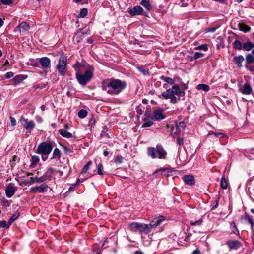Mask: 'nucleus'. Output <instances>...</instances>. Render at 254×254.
Instances as JSON below:
<instances>
[{"instance_id":"27","label":"nucleus","mask_w":254,"mask_h":254,"mask_svg":"<svg viewBox=\"0 0 254 254\" xmlns=\"http://www.w3.org/2000/svg\"><path fill=\"white\" fill-rule=\"evenodd\" d=\"M238 28L240 31H243L245 33L249 32L251 29L250 27L242 23H239L238 24Z\"/></svg>"},{"instance_id":"13","label":"nucleus","mask_w":254,"mask_h":254,"mask_svg":"<svg viewBox=\"0 0 254 254\" xmlns=\"http://www.w3.org/2000/svg\"><path fill=\"white\" fill-rule=\"evenodd\" d=\"M226 245L230 250H237L242 246V243L238 240L228 241L226 242Z\"/></svg>"},{"instance_id":"48","label":"nucleus","mask_w":254,"mask_h":254,"mask_svg":"<svg viewBox=\"0 0 254 254\" xmlns=\"http://www.w3.org/2000/svg\"><path fill=\"white\" fill-rule=\"evenodd\" d=\"M153 122L151 121H149L147 122H146L144 123L142 125V127L143 128H146L150 127L153 125Z\"/></svg>"},{"instance_id":"31","label":"nucleus","mask_w":254,"mask_h":254,"mask_svg":"<svg viewBox=\"0 0 254 254\" xmlns=\"http://www.w3.org/2000/svg\"><path fill=\"white\" fill-rule=\"evenodd\" d=\"M197 89L201 90L204 91H208L210 88L209 86L205 84H199L196 87Z\"/></svg>"},{"instance_id":"46","label":"nucleus","mask_w":254,"mask_h":254,"mask_svg":"<svg viewBox=\"0 0 254 254\" xmlns=\"http://www.w3.org/2000/svg\"><path fill=\"white\" fill-rule=\"evenodd\" d=\"M103 169V166L101 163H100L97 166V172L98 174L100 175H103V173L102 170Z\"/></svg>"},{"instance_id":"10","label":"nucleus","mask_w":254,"mask_h":254,"mask_svg":"<svg viewBox=\"0 0 254 254\" xmlns=\"http://www.w3.org/2000/svg\"><path fill=\"white\" fill-rule=\"evenodd\" d=\"M20 122L23 127L26 129L32 130L35 127V123L33 121H29L28 119H25L23 117H21L20 118Z\"/></svg>"},{"instance_id":"55","label":"nucleus","mask_w":254,"mask_h":254,"mask_svg":"<svg viewBox=\"0 0 254 254\" xmlns=\"http://www.w3.org/2000/svg\"><path fill=\"white\" fill-rule=\"evenodd\" d=\"M47 85V83H41L37 85L36 88L43 89L45 88Z\"/></svg>"},{"instance_id":"30","label":"nucleus","mask_w":254,"mask_h":254,"mask_svg":"<svg viewBox=\"0 0 254 254\" xmlns=\"http://www.w3.org/2000/svg\"><path fill=\"white\" fill-rule=\"evenodd\" d=\"M19 215L20 214L18 212H16L15 213L12 215V216L11 217L9 220L7 228H8L10 226V225L19 217Z\"/></svg>"},{"instance_id":"20","label":"nucleus","mask_w":254,"mask_h":254,"mask_svg":"<svg viewBox=\"0 0 254 254\" xmlns=\"http://www.w3.org/2000/svg\"><path fill=\"white\" fill-rule=\"evenodd\" d=\"M184 181L185 184L190 186L193 185L195 183V180L193 176L190 175H185L184 177Z\"/></svg>"},{"instance_id":"12","label":"nucleus","mask_w":254,"mask_h":254,"mask_svg":"<svg viewBox=\"0 0 254 254\" xmlns=\"http://www.w3.org/2000/svg\"><path fill=\"white\" fill-rule=\"evenodd\" d=\"M30 27L29 24L27 22L24 21L16 27L14 31L24 33L28 31L30 29Z\"/></svg>"},{"instance_id":"6","label":"nucleus","mask_w":254,"mask_h":254,"mask_svg":"<svg viewBox=\"0 0 254 254\" xmlns=\"http://www.w3.org/2000/svg\"><path fill=\"white\" fill-rule=\"evenodd\" d=\"M130 231L147 234L150 232V226L149 225L136 222H133L129 225Z\"/></svg>"},{"instance_id":"16","label":"nucleus","mask_w":254,"mask_h":254,"mask_svg":"<svg viewBox=\"0 0 254 254\" xmlns=\"http://www.w3.org/2000/svg\"><path fill=\"white\" fill-rule=\"evenodd\" d=\"M39 62L43 69L50 67L51 61L49 58L46 57H42L39 59Z\"/></svg>"},{"instance_id":"14","label":"nucleus","mask_w":254,"mask_h":254,"mask_svg":"<svg viewBox=\"0 0 254 254\" xmlns=\"http://www.w3.org/2000/svg\"><path fill=\"white\" fill-rule=\"evenodd\" d=\"M171 169L169 168H161L160 169L156 170L153 174H156L158 177H162L163 176H168L169 173L171 172Z\"/></svg>"},{"instance_id":"33","label":"nucleus","mask_w":254,"mask_h":254,"mask_svg":"<svg viewBox=\"0 0 254 254\" xmlns=\"http://www.w3.org/2000/svg\"><path fill=\"white\" fill-rule=\"evenodd\" d=\"M230 225L232 232L235 234L238 235L239 234V231L237 228L235 222L234 221L231 222L230 223Z\"/></svg>"},{"instance_id":"44","label":"nucleus","mask_w":254,"mask_h":254,"mask_svg":"<svg viewBox=\"0 0 254 254\" xmlns=\"http://www.w3.org/2000/svg\"><path fill=\"white\" fill-rule=\"evenodd\" d=\"M196 50H202L205 51L208 50V46L206 44H202L195 48Z\"/></svg>"},{"instance_id":"57","label":"nucleus","mask_w":254,"mask_h":254,"mask_svg":"<svg viewBox=\"0 0 254 254\" xmlns=\"http://www.w3.org/2000/svg\"><path fill=\"white\" fill-rule=\"evenodd\" d=\"M13 73L11 71H10V72H8L6 74H5V78H7V79H9V78H11L13 76Z\"/></svg>"},{"instance_id":"62","label":"nucleus","mask_w":254,"mask_h":254,"mask_svg":"<svg viewBox=\"0 0 254 254\" xmlns=\"http://www.w3.org/2000/svg\"><path fill=\"white\" fill-rule=\"evenodd\" d=\"M136 111L139 114L141 115L142 114V111L141 109V107L140 106H138L136 108Z\"/></svg>"},{"instance_id":"11","label":"nucleus","mask_w":254,"mask_h":254,"mask_svg":"<svg viewBox=\"0 0 254 254\" xmlns=\"http://www.w3.org/2000/svg\"><path fill=\"white\" fill-rule=\"evenodd\" d=\"M48 186L43 183L39 186L32 187L30 189V192L31 193H36L37 192L43 193L47 191Z\"/></svg>"},{"instance_id":"61","label":"nucleus","mask_w":254,"mask_h":254,"mask_svg":"<svg viewBox=\"0 0 254 254\" xmlns=\"http://www.w3.org/2000/svg\"><path fill=\"white\" fill-rule=\"evenodd\" d=\"M216 28L212 27V28H209L206 29L207 32H214L216 31Z\"/></svg>"},{"instance_id":"35","label":"nucleus","mask_w":254,"mask_h":254,"mask_svg":"<svg viewBox=\"0 0 254 254\" xmlns=\"http://www.w3.org/2000/svg\"><path fill=\"white\" fill-rule=\"evenodd\" d=\"M161 79L166 83L170 84H173L174 83V80L169 77L161 76Z\"/></svg>"},{"instance_id":"45","label":"nucleus","mask_w":254,"mask_h":254,"mask_svg":"<svg viewBox=\"0 0 254 254\" xmlns=\"http://www.w3.org/2000/svg\"><path fill=\"white\" fill-rule=\"evenodd\" d=\"M203 222V220L202 219H200L199 220L195 221H191L190 222V224L192 226L193 225H198L200 226L201 225L202 223Z\"/></svg>"},{"instance_id":"1","label":"nucleus","mask_w":254,"mask_h":254,"mask_svg":"<svg viewBox=\"0 0 254 254\" xmlns=\"http://www.w3.org/2000/svg\"><path fill=\"white\" fill-rule=\"evenodd\" d=\"M127 87L125 81L118 79L110 78L102 83V89L107 91L111 95H118L124 90Z\"/></svg>"},{"instance_id":"8","label":"nucleus","mask_w":254,"mask_h":254,"mask_svg":"<svg viewBox=\"0 0 254 254\" xmlns=\"http://www.w3.org/2000/svg\"><path fill=\"white\" fill-rule=\"evenodd\" d=\"M73 67L76 71V73H82L84 70L86 71L89 67H93L89 65L85 61L81 62H76L73 65Z\"/></svg>"},{"instance_id":"4","label":"nucleus","mask_w":254,"mask_h":254,"mask_svg":"<svg viewBox=\"0 0 254 254\" xmlns=\"http://www.w3.org/2000/svg\"><path fill=\"white\" fill-rule=\"evenodd\" d=\"M181 91L177 85L173 86L172 88L166 90L161 94V96L165 99H170L171 102L175 104L179 100L175 95H179Z\"/></svg>"},{"instance_id":"42","label":"nucleus","mask_w":254,"mask_h":254,"mask_svg":"<svg viewBox=\"0 0 254 254\" xmlns=\"http://www.w3.org/2000/svg\"><path fill=\"white\" fill-rule=\"evenodd\" d=\"M124 158L121 155H117L115 157L114 161L117 164H120L123 162Z\"/></svg>"},{"instance_id":"53","label":"nucleus","mask_w":254,"mask_h":254,"mask_svg":"<svg viewBox=\"0 0 254 254\" xmlns=\"http://www.w3.org/2000/svg\"><path fill=\"white\" fill-rule=\"evenodd\" d=\"M138 70L140 72L142 73V74L144 75H147L148 73V71L145 70L143 67H139Z\"/></svg>"},{"instance_id":"63","label":"nucleus","mask_w":254,"mask_h":254,"mask_svg":"<svg viewBox=\"0 0 254 254\" xmlns=\"http://www.w3.org/2000/svg\"><path fill=\"white\" fill-rule=\"evenodd\" d=\"M48 170L53 174L54 172H56V170L52 167L48 168Z\"/></svg>"},{"instance_id":"51","label":"nucleus","mask_w":254,"mask_h":254,"mask_svg":"<svg viewBox=\"0 0 254 254\" xmlns=\"http://www.w3.org/2000/svg\"><path fill=\"white\" fill-rule=\"evenodd\" d=\"M1 3L4 5H9L12 2V0H0Z\"/></svg>"},{"instance_id":"32","label":"nucleus","mask_w":254,"mask_h":254,"mask_svg":"<svg viewBox=\"0 0 254 254\" xmlns=\"http://www.w3.org/2000/svg\"><path fill=\"white\" fill-rule=\"evenodd\" d=\"M233 47L236 50H241L243 48V45L239 40H236L233 43Z\"/></svg>"},{"instance_id":"22","label":"nucleus","mask_w":254,"mask_h":254,"mask_svg":"<svg viewBox=\"0 0 254 254\" xmlns=\"http://www.w3.org/2000/svg\"><path fill=\"white\" fill-rule=\"evenodd\" d=\"M254 47V45L250 40H248L243 44V49L246 51H250Z\"/></svg>"},{"instance_id":"18","label":"nucleus","mask_w":254,"mask_h":254,"mask_svg":"<svg viewBox=\"0 0 254 254\" xmlns=\"http://www.w3.org/2000/svg\"><path fill=\"white\" fill-rule=\"evenodd\" d=\"M164 220L165 217L163 216H160L158 218H155L151 221L149 226H150V228L152 227H156L159 225Z\"/></svg>"},{"instance_id":"26","label":"nucleus","mask_w":254,"mask_h":254,"mask_svg":"<svg viewBox=\"0 0 254 254\" xmlns=\"http://www.w3.org/2000/svg\"><path fill=\"white\" fill-rule=\"evenodd\" d=\"M59 133L64 137L70 138L72 137V134L70 132H68L64 129H60Z\"/></svg>"},{"instance_id":"5","label":"nucleus","mask_w":254,"mask_h":254,"mask_svg":"<svg viewBox=\"0 0 254 254\" xmlns=\"http://www.w3.org/2000/svg\"><path fill=\"white\" fill-rule=\"evenodd\" d=\"M147 154L152 158L165 159L167 152L161 146H157L156 148L148 147Z\"/></svg>"},{"instance_id":"56","label":"nucleus","mask_w":254,"mask_h":254,"mask_svg":"<svg viewBox=\"0 0 254 254\" xmlns=\"http://www.w3.org/2000/svg\"><path fill=\"white\" fill-rule=\"evenodd\" d=\"M7 223L5 221H0V227L4 228V227H7Z\"/></svg>"},{"instance_id":"49","label":"nucleus","mask_w":254,"mask_h":254,"mask_svg":"<svg viewBox=\"0 0 254 254\" xmlns=\"http://www.w3.org/2000/svg\"><path fill=\"white\" fill-rule=\"evenodd\" d=\"M204 55V54H203L201 52H196L194 54L193 58L194 59H198L201 57H202Z\"/></svg>"},{"instance_id":"29","label":"nucleus","mask_w":254,"mask_h":254,"mask_svg":"<svg viewBox=\"0 0 254 254\" xmlns=\"http://www.w3.org/2000/svg\"><path fill=\"white\" fill-rule=\"evenodd\" d=\"M243 218L244 219L248 220L249 223L251 225V228L253 229L254 226V222L252 217L245 213V215L243 216Z\"/></svg>"},{"instance_id":"7","label":"nucleus","mask_w":254,"mask_h":254,"mask_svg":"<svg viewBox=\"0 0 254 254\" xmlns=\"http://www.w3.org/2000/svg\"><path fill=\"white\" fill-rule=\"evenodd\" d=\"M67 57L66 56L62 55L59 57L58 64L56 66V69L59 74L64 76L67 70Z\"/></svg>"},{"instance_id":"36","label":"nucleus","mask_w":254,"mask_h":254,"mask_svg":"<svg viewBox=\"0 0 254 254\" xmlns=\"http://www.w3.org/2000/svg\"><path fill=\"white\" fill-rule=\"evenodd\" d=\"M61 153L60 150L58 148H56L54 150L52 158H60L61 157Z\"/></svg>"},{"instance_id":"41","label":"nucleus","mask_w":254,"mask_h":254,"mask_svg":"<svg viewBox=\"0 0 254 254\" xmlns=\"http://www.w3.org/2000/svg\"><path fill=\"white\" fill-rule=\"evenodd\" d=\"M209 135H213L215 137H218L219 138H223L226 136V135L224 134H223L222 133H220V132H218V133L212 132V133H210Z\"/></svg>"},{"instance_id":"64","label":"nucleus","mask_w":254,"mask_h":254,"mask_svg":"<svg viewBox=\"0 0 254 254\" xmlns=\"http://www.w3.org/2000/svg\"><path fill=\"white\" fill-rule=\"evenodd\" d=\"M192 254H200V252L198 250H195L192 252Z\"/></svg>"},{"instance_id":"9","label":"nucleus","mask_w":254,"mask_h":254,"mask_svg":"<svg viewBox=\"0 0 254 254\" xmlns=\"http://www.w3.org/2000/svg\"><path fill=\"white\" fill-rule=\"evenodd\" d=\"M186 127V124L184 121H176L175 126L171 128V132L175 134L178 135L183 131Z\"/></svg>"},{"instance_id":"24","label":"nucleus","mask_w":254,"mask_h":254,"mask_svg":"<svg viewBox=\"0 0 254 254\" xmlns=\"http://www.w3.org/2000/svg\"><path fill=\"white\" fill-rule=\"evenodd\" d=\"M244 61V58L242 55H239L234 58V62L237 64L239 68L242 67V63Z\"/></svg>"},{"instance_id":"17","label":"nucleus","mask_w":254,"mask_h":254,"mask_svg":"<svg viewBox=\"0 0 254 254\" xmlns=\"http://www.w3.org/2000/svg\"><path fill=\"white\" fill-rule=\"evenodd\" d=\"M16 190V188L9 184L5 190V193L8 198H11L15 193Z\"/></svg>"},{"instance_id":"50","label":"nucleus","mask_w":254,"mask_h":254,"mask_svg":"<svg viewBox=\"0 0 254 254\" xmlns=\"http://www.w3.org/2000/svg\"><path fill=\"white\" fill-rule=\"evenodd\" d=\"M218 202H219V198H218L217 199L215 200L213 202V204H212V207L211 208V209L213 210V209H216L218 206Z\"/></svg>"},{"instance_id":"60","label":"nucleus","mask_w":254,"mask_h":254,"mask_svg":"<svg viewBox=\"0 0 254 254\" xmlns=\"http://www.w3.org/2000/svg\"><path fill=\"white\" fill-rule=\"evenodd\" d=\"M85 34L84 32L80 31V32H78L76 33V36L77 37L81 38V37H83Z\"/></svg>"},{"instance_id":"47","label":"nucleus","mask_w":254,"mask_h":254,"mask_svg":"<svg viewBox=\"0 0 254 254\" xmlns=\"http://www.w3.org/2000/svg\"><path fill=\"white\" fill-rule=\"evenodd\" d=\"M183 154L184 155L181 157L180 153H179L178 158L181 162H184L186 161L187 159L186 152H184Z\"/></svg>"},{"instance_id":"28","label":"nucleus","mask_w":254,"mask_h":254,"mask_svg":"<svg viewBox=\"0 0 254 254\" xmlns=\"http://www.w3.org/2000/svg\"><path fill=\"white\" fill-rule=\"evenodd\" d=\"M140 4L144 6L147 10H150L152 9L151 5L149 1L141 0Z\"/></svg>"},{"instance_id":"38","label":"nucleus","mask_w":254,"mask_h":254,"mask_svg":"<svg viewBox=\"0 0 254 254\" xmlns=\"http://www.w3.org/2000/svg\"><path fill=\"white\" fill-rule=\"evenodd\" d=\"M87 13H88V10H87V8H82L80 10V13L78 15V17H80V18H83L87 15Z\"/></svg>"},{"instance_id":"59","label":"nucleus","mask_w":254,"mask_h":254,"mask_svg":"<svg viewBox=\"0 0 254 254\" xmlns=\"http://www.w3.org/2000/svg\"><path fill=\"white\" fill-rule=\"evenodd\" d=\"M10 121L11 123V125L12 126H15L16 125V121L14 117H10Z\"/></svg>"},{"instance_id":"40","label":"nucleus","mask_w":254,"mask_h":254,"mask_svg":"<svg viewBox=\"0 0 254 254\" xmlns=\"http://www.w3.org/2000/svg\"><path fill=\"white\" fill-rule=\"evenodd\" d=\"M52 176L53 174H52L48 170H47L43 177H44V179H45L46 181L47 180H51Z\"/></svg>"},{"instance_id":"19","label":"nucleus","mask_w":254,"mask_h":254,"mask_svg":"<svg viewBox=\"0 0 254 254\" xmlns=\"http://www.w3.org/2000/svg\"><path fill=\"white\" fill-rule=\"evenodd\" d=\"M163 110L161 109H158L155 110L153 112V116L155 120H161L165 118V116L163 114Z\"/></svg>"},{"instance_id":"43","label":"nucleus","mask_w":254,"mask_h":254,"mask_svg":"<svg viewBox=\"0 0 254 254\" xmlns=\"http://www.w3.org/2000/svg\"><path fill=\"white\" fill-rule=\"evenodd\" d=\"M40 160L39 157L38 156L34 155L32 157L31 162L32 165L36 164Z\"/></svg>"},{"instance_id":"58","label":"nucleus","mask_w":254,"mask_h":254,"mask_svg":"<svg viewBox=\"0 0 254 254\" xmlns=\"http://www.w3.org/2000/svg\"><path fill=\"white\" fill-rule=\"evenodd\" d=\"M245 68L248 70L254 72V66H249L247 65H245Z\"/></svg>"},{"instance_id":"54","label":"nucleus","mask_w":254,"mask_h":254,"mask_svg":"<svg viewBox=\"0 0 254 254\" xmlns=\"http://www.w3.org/2000/svg\"><path fill=\"white\" fill-rule=\"evenodd\" d=\"M1 204L3 206L5 207L9 206V203L7 200L3 199L2 200Z\"/></svg>"},{"instance_id":"39","label":"nucleus","mask_w":254,"mask_h":254,"mask_svg":"<svg viewBox=\"0 0 254 254\" xmlns=\"http://www.w3.org/2000/svg\"><path fill=\"white\" fill-rule=\"evenodd\" d=\"M92 162L91 161H89L88 163L84 165L82 169V171L81 172V174L85 173L89 168V167L92 165Z\"/></svg>"},{"instance_id":"15","label":"nucleus","mask_w":254,"mask_h":254,"mask_svg":"<svg viewBox=\"0 0 254 254\" xmlns=\"http://www.w3.org/2000/svg\"><path fill=\"white\" fill-rule=\"evenodd\" d=\"M143 11V8L140 6H135L133 8L129 9L128 13L131 16H134L141 14Z\"/></svg>"},{"instance_id":"2","label":"nucleus","mask_w":254,"mask_h":254,"mask_svg":"<svg viewBox=\"0 0 254 254\" xmlns=\"http://www.w3.org/2000/svg\"><path fill=\"white\" fill-rule=\"evenodd\" d=\"M94 70L93 67H89L84 74L76 73V78L79 83L82 86H85L92 78Z\"/></svg>"},{"instance_id":"3","label":"nucleus","mask_w":254,"mask_h":254,"mask_svg":"<svg viewBox=\"0 0 254 254\" xmlns=\"http://www.w3.org/2000/svg\"><path fill=\"white\" fill-rule=\"evenodd\" d=\"M53 146L50 142H43L38 146L36 153L41 155L43 161H46L48 155L53 149Z\"/></svg>"},{"instance_id":"37","label":"nucleus","mask_w":254,"mask_h":254,"mask_svg":"<svg viewBox=\"0 0 254 254\" xmlns=\"http://www.w3.org/2000/svg\"><path fill=\"white\" fill-rule=\"evenodd\" d=\"M87 115V111L84 109L80 110L78 113V116L80 118H84Z\"/></svg>"},{"instance_id":"52","label":"nucleus","mask_w":254,"mask_h":254,"mask_svg":"<svg viewBox=\"0 0 254 254\" xmlns=\"http://www.w3.org/2000/svg\"><path fill=\"white\" fill-rule=\"evenodd\" d=\"M184 143V139L183 138L178 137L177 139V144L179 145H183Z\"/></svg>"},{"instance_id":"25","label":"nucleus","mask_w":254,"mask_h":254,"mask_svg":"<svg viewBox=\"0 0 254 254\" xmlns=\"http://www.w3.org/2000/svg\"><path fill=\"white\" fill-rule=\"evenodd\" d=\"M251 64H254V55L251 53H248L246 56V65H248Z\"/></svg>"},{"instance_id":"23","label":"nucleus","mask_w":254,"mask_h":254,"mask_svg":"<svg viewBox=\"0 0 254 254\" xmlns=\"http://www.w3.org/2000/svg\"><path fill=\"white\" fill-rule=\"evenodd\" d=\"M252 88L248 83H245L243 85L242 93L245 95H249L252 93Z\"/></svg>"},{"instance_id":"34","label":"nucleus","mask_w":254,"mask_h":254,"mask_svg":"<svg viewBox=\"0 0 254 254\" xmlns=\"http://www.w3.org/2000/svg\"><path fill=\"white\" fill-rule=\"evenodd\" d=\"M228 183L225 178V177L223 176L221 178V182H220V187L222 189H226L227 188Z\"/></svg>"},{"instance_id":"21","label":"nucleus","mask_w":254,"mask_h":254,"mask_svg":"<svg viewBox=\"0 0 254 254\" xmlns=\"http://www.w3.org/2000/svg\"><path fill=\"white\" fill-rule=\"evenodd\" d=\"M44 182H45V179H44V177H43V176L40 177H31L29 184L30 185H32L35 183H43Z\"/></svg>"}]
</instances>
